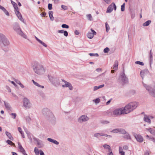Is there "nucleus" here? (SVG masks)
<instances>
[{
  "instance_id": "dca6fc26",
  "label": "nucleus",
  "mask_w": 155,
  "mask_h": 155,
  "mask_svg": "<svg viewBox=\"0 0 155 155\" xmlns=\"http://www.w3.org/2000/svg\"><path fill=\"white\" fill-rule=\"evenodd\" d=\"M6 135L11 140H13V138L12 137L11 134L8 132H6Z\"/></svg>"
},
{
  "instance_id": "e2e57ef3",
  "label": "nucleus",
  "mask_w": 155,
  "mask_h": 155,
  "mask_svg": "<svg viewBox=\"0 0 155 155\" xmlns=\"http://www.w3.org/2000/svg\"><path fill=\"white\" fill-rule=\"evenodd\" d=\"M38 4H39V3H40V2H38Z\"/></svg>"
},
{
  "instance_id": "f3484780",
  "label": "nucleus",
  "mask_w": 155,
  "mask_h": 155,
  "mask_svg": "<svg viewBox=\"0 0 155 155\" xmlns=\"http://www.w3.org/2000/svg\"><path fill=\"white\" fill-rule=\"evenodd\" d=\"M151 22V21H146V22L144 23L143 25V26H147L149 25V24Z\"/></svg>"
},
{
  "instance_id": "4be33fe9",
  "label": "nucleus",
  "mask_w": 155,
  "mask_h": 155,
  "mask_svg": "<svg viewBox=\"0 0 155 155\" xmlns=\"http://www.w3.org/2000/svg\"><path fill=\"white\" fill-rule=\"evenodd\" d=\"M35 151L36 155H39V151L36 148H35Z\"/></svg>"
},
{
  "instance_id": "423d86ee",
  "label": "nucleus",
  "mask_w": 155,
  "mask_h": 155,
  "mask_svg": "<svg viewBox=\"0 0 155 155\" xmlns=\"http://www.w3.org/2000/svg\"><path fill=\"white\" fill-rule=\"evenodd\" d=\"M35 71L38 73H41L45 71V70L43 68L41 67H39L37 69H35Z\"/></svg>"
},
{
  "instance_id": "4c0bfd02",
  "label": "nucleus",
  "mask_w": 155,
  "mask_h": 155,
  "mask_svg": "<svg viewBox=\"0 0 155 155\" xmlns=\"http://www.w3.org/2000/svg\"><path fill=\"white\" fill-rule=\"evenodd\" d=\"M120 153L122 155H124V152H122L121 151L120 149L119 150Z\"/></svg>"
},
{
  "instance_id": "c85d7f7f",
  "label": "nucleus",
  "mask_w": 155,
  "mask_h": 155,
  "mask_svg": "<svg viewBox=\"0 0 155 155\" xmlns=\"http://www.w3.org/2000/svg\"><path fill=\"white\" fill-rule=\"evenodd\" d=\"M109 51V49L108 48H106L104 49V51L105 53Z\"/></svg>"
},
{
  "instance_id": "72a5a7b5",
  "label": "nucleus",
  "mask_w": 155,
  "mask_h": 155,
  "mask_svg": "<svg viewBox=\"0 0 155 155\" xmlns=\"http://www.w3.org/2000/svg\"><path fill=\"white\" fill-rule=\"evenodd\" d=\"M61 7L64 10H66L67 8V7L66 6L64 5H62Z\"/></svg>"
},
{
  "instance_id": "5701e85b",
  "label": "nucleus",
  "mask_w": 155,
  "mask_h": 155,
  "mask_svg": "<svg viewBox=\"0 0 155 155\" xmlns=\"http://www.w3.org/2000/svg\"><path fill=\"white\" fill-rule=\"evenodd\" d=\"M125 5V4L124 3L123 4V5H121V10L122 11H123L124 10Z\"/></svg>"
},
{
  "instance_id": "de8ad7c7",
  "label": "nucleus",
  "mask_w": 155,
  "mask_h": 155,
  "mask_svg": "<svg viewBox=\"0 0 155 155\" xmlns=\"http://www.w3.org/2000/svg\"><path fill=\"white\" fill-rule=\"evenodd\" d=\"M12 153L13 155H17V154L16 153L13 152Z\"/></svg>"
},
{
  "instance_id": "e433bc0d",
  "label": "nucleus",
  "mask_w": 155,
  "mask_h": 155,
  "mask_svg": "<svg viewBox=\"0 0 155 155\" xmlns=\"http://www.w3.org/2000/svg\"><path fill=\"white\" fill-rule=\"evenodd\" d=\"M41 16L42 17H45L46 15V13L45 12H43L41 14Z\"/></svg>"
},
{
  "instance_id": "9b49d317",
  "label": "nucleus",
  "mask_w": 155,
  "mask_h": 155,
  "mask_svg": "<svg viewBox=\"0 0 155 155\" xmlns=\"http://www.w3.org/2000/svg\"><path fill=\"white\" fill-rule=\"evenodd\" d=\"M53 12L51 11H50L49 12V15L50 18L51 20H53L54 19V17L53 16Z\"/></svg>"
},
{
  "instance_id": "4d7b16f0",
  "label": "nucleus",
  "mask_w": 155,
  "mask_h": 155,
  "mask_svg": "<svg viewBox=\"0 0 155 155\" xmlns=\"http://www.w3.org/2000/svg\"><path fill=\"white\" fill-rule=\"evenodd\" d=\"M12 84H14V85H15V84L13 81H12Z\"/></svg>"
},
{
  "instance_id": "a18cd8bd",
  "label": "nucleus",
  "mask_w": 155,
  "mask_h": 155,
  "mask_svg": "<svg viewBox=\"0 0 155 155\" xmlns=\"http://www.w3.org/2000/svg\"><path fill=\"white\" fill-rule=\"evenodd\" d=\"M32 81L35 84V85H36L37 86H38V83L35 82L33 80H32Z\"/></svg>"
},
{
  "instance_id": "603ef678",
  "label": "nucleus",
  "mask_w": 155,
  "mask_h": 155,
  "mask_svg": "<svg viewBox=\"0 0 155 155\" xmlns=\"http://www.w3.org/2000/svg\"><path fill=\"white\" fill-rule=\"evenodd\" d=\"M108 155H113L112 152H110L109 153V154Z\"/></svg>"
},
{
  "instance_id": "2f4dec72",
  "label": "nucleus",
  "mask_w": 155,
  "mask_h": 155,
  "mask_svg": "<svg viewBox=\"0 0 155 155\" xmlns=\"http://www.w3.org/2000/svg\"><path fill=\"white\" fill-rule=\"evenodd\" d=\"M12 3L13 5L15 8V7H16V6H17V4L16 3L12 1Z\"/></svg>"
},
{
  "instance_id": "6ab92c4d",
  "label": "nucleus",
  "mask_w": 155,
  "mask_h": 155,
  "mask_svg": "<svg viewBox=\"0 0 155 155\" xmlns=\"http://www.w3.org/2000/svg\"><path fill=\"white\" fill-rule=\"evenodd\" d=\"M0 8L2 9L4 11L5 13L7 15H8V12H7V11H6L5 10V9L4 8H3L2 6H1L0 5Z\"/></svg>"
},
{
  "instance_id": "f03ea898",
  "label": "nucleus",
  "mask_w": 155,
  "mask_h": 155,
  "mask_svg": "<svg viewBox=\"0 0 155 155\" xmlns=\"http://www.w3.org/2000/svg\"><path fill=\"white\" fill-rule=\"evenodd\" d=\"M114 9L115 10L116 9V6L114 3H112L107 8L106 12L109 13L112 12L113 9Z\"/></svg>"
},
{
  "instance_id": "13d9d810",
  "label": "nucleus",
  "mask_w": 155,
  "mask_h": 155,
  "mask_svg": "<svg viewBox=\"0 0 155 155\" xmlns=\"http://www.w3.org/2000/svg\"><path fill=\"white\" fill-rule=\"evenodd\" d=\"M2 131V128H1L0 127V131Z\"/></svg>"
},
{
  "instance_id": "0e129e2a",
  "label": "nucleus",
  "mask_w": 155,
  "mask_h": 155,
  "mask_svg": "<svg viewBox=\"0 0 155 155\" xmlns=\"http://www.w3.org/2000/svg\"><path fill=\"white\" fill-rule=\"evenodd\" d=\"M146 137H148V136H146Z\"/></svg>"
},
{
  "instance_id": "37998d69",
  "label": "nucleus",
  "mask_w": 155,
  "mask_h": 155,
  "mask_svg": "<svg viewBox=\"0 0 155 155\" xmlns=\"http://www.w3.org/2000/svg\"><path fill=\"white\" fill-rule=\"evenodd\" d=\"M18 130L21 133V135H22V133H21V128H20V127H19L18 128Z\"/></svg>"
},
{
  "instance_id": "3c124183",
  "label": "nucleus",
  "mask_w": 155,
  "mask_h": 155,
  "mask_svg": "<svg viewBox=\"0 0 155 155\" xmlns=\"http://www.w3.org/2000/svg\"><path fill=\"white\" fill-rule=\"evenodd\" d=\"M23 36L25 38H26L27 37L25 35H23Z\"/></svg>"
},
{
  "instance_id": "aec40b11",
  "label": "nucleus",
  "mask_w": 155,
  "mask_h": 155,
  "mask_svg": "<svg viewBox=\"0 0 155 155\" xmlns=\"http://www.w3.org/2000/svg\"><path fill=\"white\" fill-rule=\"evenodd\" d=\"M104 85H100V86H99V87H97V86H95L94 87V90H96L99 88H101L102 87H103V86H104Z\"/></svg>"
},
{
  "instance_id": "20e7f679",
  "label": "nucleus",
  "mask_w": 155,
  "mask_h": 155,
  "mask_svg": "<svg viewBox=\"0 0 155 155\" xmlns=\"http://www.w3.org/2000/svg\"><path fill=\"white\" fill-rule=\"evenodd\" d=\"M114 114L115 115H120L124 114L123 109L121 108L115 110L114 112Z\"/></svg>"
},
{
  "instance_id": "473e14b6",
  "label": "nucleus",
  "mask_w": 155,
  "mask_h": 155,
  "mask_svg": "<svg viewBox=\"0 0 155 155\" xmlns=\"http://www.w3.org/2000/svg\"><path fill=\"white\" fill-rule=\"evenodd\" d=\"M96 104L98 103L100 101V100L99 99H97L94 100Z\"/></svg>"
},
{
  "instance_id": "c756f323",
  "label": "nucleus",
  "mask_w": 155,
  "mask_h": 155,
  "mask_svg": "<svg viewBox=\"0 0 155 155\" xmlns=\"http://www.w3.org/2000/svg\"><path fill=\"white\" fill-rule=\"evenodd\" d=\"M113 132L115 133H117L120 132V131H119L117 129H114L112 131Z\"/></svg>"
},
{
  "instance_id": "393cba45",
  "label": "nucleus",
  "mask_w": 155,
  "mask_h": 155,
  "mask_svg": "<svg viewBox=\"0 0 155 155\" xmlns=\"http://www.w3.org/2000/svg\"><path fill=\"white\" fill-rule=\"evenodd\" d=\"M7 143L9 144L14 145V143H13L10 140H7Z\"/></svg>"
},
{
  "instance_id": "ea45409f",
  "label": "nucleus",
  "mask_w": 155,
  "mask_h": 155,
  "mask_svg": "<svg viewBox=\"0 0 155 155\" xmlns=\"http://www.w3.org/2000/svg\"><path fill=\"white\" fill-rule=\"evenodd\" d=\"M75 33L76 35H78L79 34V32L77 30L75 31Z\"/></svg>"
},
{
  "instance_id": "58836bf2",
  "label": "nucleus",
  "mask_w": 155,
  "mask_h": 155,
  "mask_svg": "<svg viewBox=\"0 0 155 155\" xmlns=\"http://www.w3.org/2000/svg\"><path fill=\"white\" fill-rule=\"evenodd\" d=\"M12 115L13 118H15L16 116V114L15 113L12 114Z\"/></svg>"
},
{
  "instance_id": "9d476101",
  "label": "nucleus",
  "mask_w": 155,
  "mask_h": 155,
  "mask_svg": "<svg viewBox=\"0 0 155 155\" xmlns=\"http://www.w3.org/2000/svg\"><path fill=\"white\" fill-rule=\"evenodd\" d=\"M29 104V103L28 100L26 98H24V105L26 107H27L28 106Z\"/></svg>"
},
{
  "instance_id": "a211bd4d",
  "label": "nucleus",
  "mask_w": 155,
  "mask_h": 155,
  "mask_svg": "<svg viewBox=\"0 0 155 155\" xmlns=\"http://www.w3.org/2000/svg\"><path fill=\"white\" fill-rule=\"evenodd\" d=\"M150 132L152 134H155V127H153V128L151 129Z\"/></svg>"
},
{
  "instance_id": "a878e982",
  "label": "nucleus",
  "mask_w": 155,
  "mask_h": 155,
  "mask_svg": "<svg viewBox=\"0 0 155 155\" xmlns=\"http://www.w3.org/2000/svg\"><path fill=\"white\" fill-rule=\"evenodd\" d=\"M106 30L108 31L109 29V27L107 23H106Z\"/></svg>"
},
{
  "instance_id": "69168bd1",
  "label": "nucleus",
  "mask_w": 155,
  "mask_h": 155,
  "mask_svg": "<svg viewBox=\"0 0 155 155\" xmlns=\"http://www.w3.org/2000/svg\"><path fill=\"white\" fill-rule=\"evenodd\" d=\"M25 155H27V154H26Z\"/></svg>"
},
{
  "instance_id": "864d4df0",
  "label": "nucleus",
  "mask_w": 155,
  "mask_h": 155,
  "mask_svg": "<svg viewBox=\"0 0 155 155\" xmlns=\"http://www.w3.org/2000/svg\"><path fill=\"white\" fill-rule=\"evenodd\" d=\"M110 102V101H109L107 102V104H109Z\"/></svg>"
},
{
  "instance_id": "680f3d73",
  "label": "nucleus",
  "mask_w": 155,
  "mask_h": 155,
  "mask_svg": "<svg viewBox=\"0 0 155 155\" xmlns=\"http://www.w3.org/2000/svg\"><path fill=\"white\" fill-rule=\"evenodd\" d=\"M127 0H125V1L126 2H127Z\"/></svg>"
},
{
  "instance_id": "bb28decb",
  "label": "nucleus",
  "mask_w": 155,
  "mask_h": 155,
  "mask_svg": "<svg viewBox=\"0 0 155 155\" xmlns=\"http://www.w3.org/2000/svg\"><path fill=\"white\" fill-rule=\"evenodd\" d=\"M19 148L21 151L23 152V153L24 154L25 153V151L24 149L22 148V147L21 146H19Z\"/></svg>"
},
{
  "instance_id": "6e6552de",
  "label": "nucleus",
  "mask_w": 155,
  "mask_h": 155,
  "mask_svg": "<svg viewBox=\"0 0 155 155\" xmlns=\"http://www.w3.org/2000/svg\"><path fill=\"white\" fill-rule=\"evenodd\" d=\"M135 138L137 141L139 142H141L143 141V139L142 137L140 135H137L135 136Z\"/></svg>"
},
{
  "instance_id": "0eeeda50",
  "label": "nucleus",
  "mask_w": 155,
  "mask_h": 155,
  "mask_svg": "<svg viewBox=\"0 0 155 155\" xmlns=\"http://www.w3.org/2000/svg\"><path fill=\"white\" fill-rule=\"evenodd\" d=\"M88 120V118L85 115L82 116L79 119V121L81 122L82 121H85Z\"/></svg>"
},
{
  "instance_id": "79ce46f5",
  "label": "nucleus",
  "mask_w": 155,
  "mask_h": 155,
  "mask_svg": "<svg viewBox=\"0 0 155 155\" xmlns=\"http://www.w3.org/2000/svg\"><path fill=\"white\" fill-rule=\"evenodd\" d=\"M90 55H91V56H96V55L97 56H98V54H90Z\"/></svg>"
},
{
  "instance_id": "c9c22d12",
  "label": "nucleus",
  "mask_w": 155,
  "mask_h": 155,
  "mask_svg": "<svg viewBox=\"0 0 155 155\" xmlns=\"http://www.w3.org/2000/svg\"><path fill=\"white\" fill-rule=\"evenodd\" d=\"M106 3L109 4L110 2V0H103Z\"/></svg>"
},
{
  "instance_id": "b1692460",
  "label": "nucleus",
  "mask_w": 155,
  "mask_h": 155,
  "mask_svg": "<svg viewBox=\"0 0 155 155\" xmlns=\"http://www.w3.org/2000/svg\"><path fill=\"white\" fill-rule=\"evenodd\" d=\"M135 63L136 64H140V65H143V62H141L139 61H136Z\"/></svg>"
},
{
  "instance_id": "f8f14e48",
  "label": "nucleus",
  "mask_w": 155,
  "mask_h": 155,
  "mask_svg": "<svg viewBox=\"0 0 155 155\" xmlns=\"http://www.w3.org/2000/svg\"><path fill=\"white\" fill-rule=\"evenodd\" d=\"M48 140L49 141L51 142H52L54 143H55V144H58V142L57 141H56L55 140H53L52 139H51V138H48Z\"/></svg>"
},
{
  "instance_id": "09e8293b",
  "label": "nucleus",
  "mask_w": 155,
  "mask_h": 155,
  "mask_svg": "<svg viewBox=\"0 0 155 155\" xmlns=\"http://www.w3.org/2000/svg\"><path fill=\"white\" fill-rule=\"evenodd\" d=\"M87 16L89 18V19H90V18L91 17V15H88Z\"/></svg>"
},
{
  "instance_id": "f257e3e1",
  "label": "nucleus",
  "mask_w": 155,
  "mask_h": 155,
  "mask_svg": "<svg viewBox=\"0 0 155 155\" xmlns=\"http://www.w3.org/2000/svg\"><path fill=\"white\" fill-rule=\"evenodd\" d=\"M138 104L136 102H133L129 103L124 108L122 109L124 114H127L135 108L137 106Z\"/></svg>"
},
{
  "instance_id": "c03bdc74",
  "label": "nucleus",
  "mask_w": 155,
  "mask_h": 155,
  "mask_svg": "<svg viewBox=\"0 0 155 155\" xmlns=\"http://www.w3.org/2000/svg\"><path fill=\"white\" fill-rule=\"evenodd\" d=\"M40 155H44V153L42 151H40Z\"/></svg>"
},
{
  "instance_id": "39448f33",
  "label": "nucleus",
  "mask_w": 155,
  "mask_h": 155,
  "mask_svg": "<svg viewBox=\"0 0 155 155\" xmlns=\"http://www.w3.org/2000/svg\"><path fill=\"white\" fill-rule=\"evenodd\" d=\"M96 34V32L94 30L91 29V31L88 32L87 34V37L88 38L91 39L92 38L94 35Z\"/></svg>"
},
{
  "instance_id": "ddd939ff",
  "label": "nucleus",
  "mask_w": 155,
  "mask_h": 155,
  "mask_svg": "<svg viewBox=\"0 0 155 155\" xmlns=\"http://www.w3.org/2000/svg\"><path fill=\"white\" fill-rule=\"evenodd\" d=\"M36 39L38 41L40 42V43H41V44H42L44 46L46 47L47 45H46L44 43L42 42L41 40L38 39L36 37Z\"/></svg>"
},
{
  "instance_id": "052dcab7",
  "label": "nucleus",
  "mask_w": 155,
  "mask_h": 155,
  "mask_svg": "<svg viewBox=\"0 0 155 155\" xmlns=\"http://www.w3.org/2000/svg\"><path fill=\"white\" fill-rule=\"evenodd\" d=\"M145 155H149L148 153H146Z\"/></svg>"
},
{
  "instance_id": "49530a36",
  "label": "nucleus",
  "mask_w": 155,
  "mask_h": 155,
  "mask_svg": "<svg viewBox=\"0 0 155 155\" xmlns=\"http://www.w3.org/2000/svg\"><path fill=\"white\" fill-rule=\"evenodd\" d=\"M18 84H19L20 86L22 87H24V86H23V85L21 83H20V82H19V83H18Z\"/></svg>"
},
{
  "instance_id": "4468645a",
  "label": "nucleus",
  "mask_w": 155,
  "mask_h": 155,
  "mask_svg": "<svg viewBox=\"0 0 155 155\" xmlns=\"http://www.w3.org/2000/svg\"><path fill=\"white\" fill-rule=\"evenodd\" d=\"M144 120L145 121L148 122L149 123H150V120L147 116H145L144 118Z\"/></svg>"
},
{
  "instance_id": "a19ab883",
  "label": "nucleus",
  "mask_w": 155,
  "mask_h": 155,
  "mask_svg": "<svg viewBox=\"0 0 155 155\" xmlns=\"http://www.w3.org/2000/svg\"><path fill=\"white\" fill-rule=\"evenodd\" d=\"M64 32L63 30H59L58 31V32L60 33H62Z\"/></svg>"
},
{
  "instance_id": "2eb2a0df",
  "label": "nucleus",
  "mask_w": 155,
  "mask_h": 155,
  "mask_svg": "<svg viewBox=\"0 0 155 155\" xmlns=\"http://www.w3.org/2000/svg\"><path fill=\"white\" fill-rule=\"evenodd\" d=\"M118 65V63L117 61H116L115 62V64L113 68L115 70H117V66Z\"/></svg>"
},
{
  "instance_id": "412c9836",
  "label": "nucleus",
  "mask_w": 155,
  "mask_h": 155,
  "mask_svg": "<svg viewBox=\"0 0 155 155\" xmlns=\"http://www.w3.org/2000/svg\"><path fill=\"white\" fill-rule=\"evenodd\" d=\"M61 27L63 28H69V26L66 24H63L61 25Z\"/></svg>"
},
{
  "instance_id": "5fc2aeb1",
  "label": "nucleus",
  "mask_w": 155,
  "mask_h": 155,
  "mask_svg": "<svg viewBox=\"0 0 155 155\" xmlns=\"http://www.w3.org/2000/svg\"><path fill=\"white\" fill-rule=\"evenodd\" d=\"M114 72V70H112L111 71V73H113Z\"/></svg>"
},
{
  "instance_id": "1a4fd4ad",
  "label": "nucleus",
  "mask_w": 155,
  "mask_h": 155,
  "mask_svg": "<svg viewBox=\"0 0 155 155\" xmlns=\"http://www.w3.org/2000/svg\"><path fill=\"white\" fill-rule=\"evenodd\" d=\"M65 85L63 84L62 85L63 87H69V89L70 90H72V87L71 86L70 84L69 83H68V82H65Z\"/></svg>"
},
{
  "instance_id": "7ed1b4c3",
  "label": "nucleus",
  "mask_w": 155,
  "mask_h": 155,
  "mask_svg": "<svg viewBox=\"0 0 155 155\" xmlns=\"http://www.w3.org/2000/svg\"><path fill=\"white\" fill-rule=\"evenodd\" d=\"M15 13L16 15L18 16V18L21 20L22 21V17L21 13L19 12L18 8V6H16V7H15Z\"/></svg>"
},
{
  "instance_id": "8fccbe9b",
  "label": "nucleus",
  "mask_w": 155,
  "mask_h": 155,
  "mask_svg": "<svg viewBox=\"0 0 155 155\" xmlns=\"http://www.w3.org/2000/svg\"><path fill=\"white\" fill-rule=\"evenodd\" d=\"M18 5L19 6H21V4L19 2V3H18Z\"/></svg>"
},
{
  "instance_id": "7c9ffc66",
  "label": "nucleus",
  "mask_w": 155,
  "mask_h": 155,
  "mask_svg": "<svg viewBox=\"0 0 155 155\" xmlns=\"http://www.w3.org/2000/svg\"><path fill=\"white\" fill-rule=\"evenodd\" d=\"M64 35L65 36L68 35V33L66 31H64L63 32Z\"/></svg>"
},
{
  "instance_id": "bf43d9fd",
  "label": "nucleus",
  "mask_w": 155,
  "mask_h": 155,
  "mask_svg": "<svg viewBox=\"0 0 155 155\" xmlns=\"http://www.w3.org/2000/svg\"><path fill=\"white\" fill-rule=\"evenodd\" d=\"M125 131L123 130V132H122V133H125Z\"/></svg>"
},
{
  "instance_id": "6e6d98bb",
  "label": "nucleus",
  "mask_w": 155,
  "mask_h": 155,
  "mask_svg": "<svg viewBox=\"0 0 155 155\" xmlns=\"http://www.w3.org/2000/svg\"><path fill=\"white\" fill-rule=\"evenodd\" d=\"M1 112L2 114H3L4 113V111L3 110H2L1 111Z\"/></svg>"
},
{
  "instance_id": "f704fd0d",
  "label": "nucleus",
  "mask_w": 155,
  "mask_h": 155,
  "mask_svg": "<svg viewBox=\"0 0 155 155\" xmlns=\"http://www.w3.org/2000/svg\"><path fill=\"white\" fill-rule=\"evenodd\" d=\"M104 147L105 148H107L109 149L110 147L108 145H104Z\"/></svg>"
},
{
  "instance_id": "cd10ccee",
  "label": "nucleus",
  "mask_w": 155,
  "mask_h": 155,
  "mask_svg": "<svg viewBox=\"0 0 155 155\" xmlns=\"http://www.w3.org/2000/svg\"><path fill=\"white\" fill-rule=\"evenodd\" d=\"M48 8L49 10H51L52 9V5L51 4H49L48 5Z\"/></svg>"
}]
</instances>
